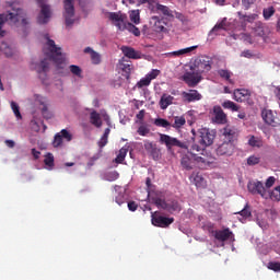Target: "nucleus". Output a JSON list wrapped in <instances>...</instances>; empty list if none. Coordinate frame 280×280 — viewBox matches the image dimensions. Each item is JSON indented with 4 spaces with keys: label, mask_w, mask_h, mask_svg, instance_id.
I'll return each instance as SVG.
<instances>
[{
    "label": "nucleus",
    "mask_w": 280,
    "mask_h": 280,
    "mask_svg": "<svg viewBox=\"0 0 280 280\" xmlns=\"http://www.w3.org/2000/svg\"><path fill=\"white\" fill-rule=\"evenodd\" d=\"M114 191L116 194V197H115L116 205L118 206L125 205V200H126L125 191L121 190L120 186H115Z\"/></svg>",
    "instance_id": "obj_25"
},
{
    "label": "nucleus",
    "mask_w": 280,
    "mask_h": 280,
    "mask_svg": "<svg viewBox=\"0 0 280 280\" xmlns=\"http://www.w3.org/2000/svg\"><path fill=\"white\" fill-rule=\"evenodd\" d=\"M137 133L140 137H147L149 135V128H147L145 126H140L138 127Z\"/></svg>",
    "instance_id": "obj_55"
},
{
    "label": "nucleus",
    "mask_w": 280,
    "mask_h": 280,
    "mask_svg": "<svg viewBox=\"0 0 280 280\" xmlns=\"http://www.w3.org/2000/svg\"><path fill=\"white\" fill-rule=\"evenodd\" d=\"M153 126L159 128H170L173 126L167 119L165 118H155L153 119Z\"/></svg>",
    "instance_id": "obj_30"
},
{
    "label": "nucleus",
    "mask_w": 280,
    "mask_h": 280,
    "mask_svg": "<svg viewBox=\"0 0 280 280\" xmlns=\"http://www.w3.org/2000/svg\"><path fill=\"white\" fill-rule=\"evenodd\" d=\"M11 110H13V115H15V118L21 119L22 116L20 115V107L15 102H11Z\"/></svg>",
    "instance_id": "obj_54"
},
{
    "label": "nucleus",
    "mask_w": 280,
    "mask_h": 280,
    "mask_svg": "<svg viewBox=\"0 0 280 280\" xmlns=\"http://www.w3.org/2000/svg\"><path fill=\"white\" fill-rule=\"evenodd\" d=\"M202 72L196 71V72H185L183 74V82L187 84L189 88H196L198 83L202 80V77L200 75Z\"/></svg>",
    "instance_id": "obj_9"
},
{
    "label": "nucleus",
    "mask_w": 280,
    "mask_h": 280,
    "mask_svg": "<svg viewBox=\"0 0 280 280\" xmlns=\"http://www.w3.org/2000/svg\"><path fill=\"white\" fill-rule=\"evenodd\" d=\"M109 132H112L109 128L105 129V133H103V137L98 140V148L103 149L107 145Z\"/></svg>",
    "instance_id": "obj_36"
},
{
    "label": "nucleus",
    "mask_w": 280,
    "mask_h": 280,
    "mask_svg": "<svg viewBox=\"0 0 280 280\" xmlns=\"http://www.w3.org/2000/svg\"><path fill=\"white\" fill-rule=\"evenodd\" d=\"M126 62L127 60H125V58H120V60H118V69L125 72V79L129 80L131 72L133 71V65H131V61H129V63Z\"/></svg>",
    "instance_id": "obj_20"
},
{
    "label": "nucleus",
    "mask_w": 280,
    "mask_h": 280,
    "mask_svg": "<svg viewBox=\"0 0 280 280\" xmlns=\"http://www.w3.org/2000/svg\"><path fill=\"white\" fill-rule=\"evenodd\" d=\"M8 23L11 26L22 25L25 26L30 24L26 22L24 11L18 7V3H11V11L7 14H0V37H4L5 32L2 30V25Z\"/></svg>",
    "instance_id": "obj_1"
},
{
    "label": "nucleus",
    "mask_w": 280,
    "mask_h": 280,
    "mask_svg": "<svg viewBox=\"0 0 280 280\" xmlns=\"http://www.w3.org/2000/svg\"><path fill=\"white\" fill-rule=\"evenodd\" d=\"M218 31H226V24H225V20L221 21V23L213 25V27L211 28L210 33L214 34Z\"/></svg>",
    "instance_id": "obj_47"
},
{
    "label": "nucleus",
    "mask_w": 280,
    "mask_h": 280,
    "mask_svg": "<svg viewBox=\"0 0 280 280\" xmlns=\"http://www.w3.org/2000/svg\"><path fill=\"white\" fill-rule=\"evenodd\" d=\"M248 144L252 148H260L262 147V141L254 136L249 137Z\"/></svg>",
    "instance_id": "obj_43"
},
{
    "label": "nucleus",
    "mask_w": 280,
    "mask_h": 280,
    "mask_svg": "<svg viewBox=\"0 0 280 280\" xmlns=\"http://www.w3.org/2000/svg\"><path fill=\"white\" fill-rule=\"evenodd\" d=\"M258 163H260V158L256 155H252L247 158V165L254 166V165H258Z\"/></svg>",
    "instance_id": "obj_52"
},
{
    "label": "nucleus",
    "mask_w": 280,
    "mask_h": 280,
    "mask_svg": "<svg viewBox=\"0 0 280 280\" xmlns=\"http://www.w3.org/2000/svg\"><path fill=\"white\" fill-rule=\"evenodd\" d=\"M120 51L127 59L131 60H140L142 59V52L129 47V46H122L120 47Z\"/></svg>",
    "instance_id": "obj_16"
},
{
    "label": "nucleus",
    "mask_w": 280,
    "mask_h": 280,
    "mask_svg": "<svg viewBox=\"0 0 280 280\" xmlns=\"http://www.w3.org/2000/svg\"><path fill=\"white\" fill-rule=\"evenodd\" d=\"M125 14L112 12L109 13V20L115 23L116 27H118V31H127L130 34H133V36L138 37L140 36V30L136 27V25L125 22Z\"/></svg>",
    "instance_id": "obj_3"
},
{
    "label": "nucleus",
    "mask_w": 280,
    "mask_h": 280,
    "mask_svg": "<svg viewBox=\"0 0 280 280\" xmlns=\"http://www.w3.org/2000/svg\"><path fill=\"white\" fill-rule=\"evenodd\" d=\"M40 7V14L38 15V24L45 25L51 18V10L49 5L45 4V0H36Z\"/></svg>",
    "instance_id": "obj_8"
},
{
    "label": "nucleus",
    "mask_w": 280,
    "mask_h": 280,
    "mask_svg": "<svg viewBox=\"0 0 280 280\" xmlns=\"http://www.w3.org/2000/svg\"><path fill=\"white\" fill-rule=\"evenodd\" d=\"M58 137L60 139H65V141H67V142H71V140H72L71 133L67 129L60 130V132L56 133V136L54 138H58Z\"/></svg>",
    "instance_id": "obj_35"
},
{
    "label": "nucleus",
    "mask_w": 280,
    "mask_h": 280,
    "mask_svg": "<svg viewBox=\"0 0 280 280\" xmlns=\"http://www.w3.org/2000/svg\"><path fill=\"white\" fill-rule=\"evenodd\" d=\"M127 209H129L131 212H136L138 209V203H136V201H129L127 202Z\"/></svg>",
    "instance_id": "obj_58"
},
{
    "label": "nucleus",
    "mask_w": 280,
    "mask_h": 280,
    "mask_svg": "<svg viewBox=\"0 0 280 280\" xmlns=\"http://www.w3.org/2000/svg\"><path fill=\"white\" fill-rule=\"evenodd\" d=\"M214 133L207 128L198 129V143L212 144Z\"/></svg>",
    "instance_id": "obj_14"
},
{
    "label": "nucleus",
    "mask_w": 280,
    "mask_h": 280,
    "mask_svg": "<svg viewBox=\"0 0 280 280\" xmlns=\"http://www.w3.org/2000/svg\"><path fill=\"white\" fill-rule=\"evenodd\" d=\"M162 209L170 213L179 212L180 205L178 203V201L174 200V201H170V203L167 205V208H162Z\"/></svg>",
    "instance_id": "obj_31"
},
{
    "label": "nucleus",
    "mask_w": 280,
    "mask_h": 280,
    "mask_svg": "<svg viewBox=\"0 0 280 280\" xmlns=\"http://www.w3.org/2000/svg\"><path fill=\"white\" fill-rule=\"evenodd\" d=\"M194 183H196V187H202L205 179L200 175H196V177H194Z\"/></svg>",
    "instance_id": "obj_57"
},
{
    "label": "nucleus",
    "mask_w": 280,
    "mask_h": 280,
    "mask_svg": "<svg viewBox=\"0 0 280 280\" xmlns=\"http://www.w3.org/2000/svg\"><path fill=\"white\" fill-rule=\"evenodd\" d=\"M238 19L243 24L254 23V21L258 20V14L244 15L243 13L238 12Z\"/></svg>",
    "instance_id": "obj_29"
},
{
    "label": "nucleus",
    "mask_w": 280,
    "mask_h": 280,
    "mask_svg": "<svg viewBox=\"0 0 280 280\" xmlns=\"http://www.w3.org/2000/svg\"><path fill=\"white\" fill-rule=\"evenodd\" d=\"M196 164H198V167L200 168H207L211 166V164H213V158H211L210 155H194V158H189V155H183V158L180 159V166H183L185 171L194 170Z\"/></svg>",
    "instance_id": "obj_2"
},
{
    "label": "nucleus",
    "mask_w": 280,
    "mask_h": 280,
    "mask_svg": "<svg viewBox=\"0 0 280 280\" xmlns=\"http://www.w3.org/2000/svg\"><path fill=\"white\" fill-rule=\"evenodd\" d=\"M40 105L43 106V108H42L43 117H45V119H47V120L51 119L52 114L47 108V104L45 103V101H40Z\"/></svg>",
    "instance_id": "obj_42"
},
{
    "label": "nucleus",
    "mask_w": 280,
    "mask_h": 280,
    "mask_svg": "<svg viewBox=\"0 0 280 280\" xmlns=\"http://www.w3.org/2000/svg\"><path fill=\"white\" fill-rule=\"evenodd\" d=\"M238 103H245L247 106H254V98L252 97H246V98H241V101H236Z\"/></svg>",
    "instance_id": "obj_60"
},
{
    "label": "nucleus",
    "mask_w": 280,
    "mask_h": 280,
    "mask_svg": "<svg viewBox=\"0 0 280 280\" xmlns=\"http://www.w3.org/2000/svg\"><path fill=\"white\" fill-rule=\"evenodd\" d=\"M233 236L234 234L232 231H230V229L213 231V238L221 243L230 241Z\"/></svg>",
    "instance_id": "obj_18"
},
{
    "label": "nucleus",
    "mask_w": 280,
    "mask_h": 280,
    "mask_svg": "<svg viewBox=\"0 0 280 280\" xmlns=\"http://www.w3.org/2000/svg\"><path fill=\"white\" fill-rule=\"evenodd\" d=\"M267 198L273 201H280V186H276L271 192H267Z\"/></svg>",
    "instance_id": "obj_33"
},
{
    "label": "nucleus",
    "mask_w": 280,
    "mask_h": 280,
    "mask_svg": "<svg viewBox=\"0 0 280 280\" xmlns=\"http://www.w3.org/2000/svg\"><path fill=\"white\" fill-rule=\"evenodd\" d=\"M185 117H174V124L172 125V128L178 129L185 126Z\"/></svg>",
    "instance_id": "obj_44"
},
{
    "label": "nucleus",
    "mask_w": 280,
    "mask_h": 280,
    "mask_svg": "<svg viewBox=\"0 0 280 280\" xmlns=\"http://www.w3.org/2000/svg\"><path fill=\"white\" fill-rule=\"evenodd\" d=\"M62 140L65 139L60 137H54V142H52L54 148H60L62 145Z\"/></svg>",
    "instance_id": "obj_59"
},
{
    "label": "nucleus",
    "mask_w": 280,
    "mask_h": 280,
    "mask_svg": "<svg viewBox=\"0 0 280 280\" xmlns=\"http://www.w3.org/2000/svg\"><path fill=\"white\" fill-rule=\"evenodd\" d=\"M173 102H174V96L170 94H163V96H161V102H160L161 109L163 110L167 109V107H170Z\"/></svg>",
    "instance_id": "obj_26"
},
{
    "label": "nucleus",
    "mask_w": 280,
    "mask_h": 280,
    "mask_svg": "<svg viewBox=\"0 0 280 280\" xmlns=\"http://www.w3.org/2000/svg\"><path fill=\"white\" fill-rule=\"evenodd\" d=\"M211 144H205L201 142H198V144H192L191 145V156H198V155H203L205 156V148H208Z\"/></svg>",
    "instance_id": "obj_22"
},
{
    "label": "nucleus",
    "mask_w": 280,
    "mask_h": 280,
    "mask_svg": "<svg viewBox=\"0 0 280 280\" xmlns=\"http://www.w3.org/2000/svg\"><path fill=\"white\" fill-rule=\"evenodd\" d=\"M234 141H224L219 148H217V155L219 156H232L234 154Z\"/></svg>",
    "instance_id": "obj_12"
},
{
    "label": "nucleus",
    "mask_w": 280,
    "mask_h": 280,
    "mask_svg": "<svg viewBox=\"0 0 280 280\" xmlns=\"http://www.w3.org/2000/svg\"><path fill=\"white\" fill-rule=\"evenodd\" d=\"M247 191L252 195H259L267 199V187L262 186V183L258 180H252L247 184Z\"/></svg>",
    "instance_id": "obj_7"
},
{
    "label": "nucleus",
    "mask_w": 280,
    "mask_h": 280,
    "mask_svg": "<svg viewBox=\"0 0 280 280\" xmlns=\"http://www.w3.org/2000/svg\"><path fill=\"white\" fill-rule=\"evenodd\" d=\"M127 152H129V149L127 147L120 148L118 151V155L116 156L115 163L116 164H122L125 161V156H127Z\"/></svg>",
    "instance_id": "obj_32"
},
{
    "label": "nucleus",
    "mask_w": 280,
    "mask_h": 280,
    "mask_svg": "<svg viewBox=\"0 0 280 280\" xmlns=\"http://www.w3.org/2000/svg\"><path fill=\"white\" fill-rule=\"evenodd\" d=\"M182 96L183 101L187 103L199 102L200 100H202V95H200L197 90H189L188 92H183Z\"/></svg>",
    "instance_id": "obj_19"
},
{
    "label": "nucleus",
    "mask_w": 280,
    "mask_h": 280,
    "mask_svg": "<svg viewBox=\"0 0 280 280\" xmlns=\"http://www.w3.org/2000/svg\"><path fill=\"white\" fill-rule=\"evenodd\" d=\"M0 52L4 54L7 58L13 56V49L7 45V43L2 42V47H0Z\"/></svg>",
    "instance_id": "obj_38"
},
{
    "label": "nucleus",
    "mask_w": 280,
    "mask_h": 280,
    "mask_svg": "<svg viewBox=\"0 0 280 280\" xmlns=\"http://www.w3.org/2000/svg\"><path fill=\"white\" fill-rule=\"evenodd\" d=\"M151 21H153V28H155V33H164L166 31L165 26L162 25L161 18L151 16Z\"/></svg>",
    "instance_id": "obj_28"
},
{
    "label": "nucleus",
    "mask_w": 280,
    "mask_h": 280,
    "mask_svg": "<svg viewBox=\"0 0 280 280\" xmlns=\"http://www.w3.org/2000/svg\"><path fill=\"white\" fill-rule=\"evenodd\" d=\"M273 13H276V10L273 9V7H267L262 9V19L267 21L273 15Z\"/></svg>",
    "instance_id": "obj_41"
},
{
    "label": "nucleus",
    "mask_w": 280,
    "mask_h": 280,
    "mask_svg": "<svg viewBox=\"0 0 280 280\" xmlns=\"http://www.w3.org/2000/svg\"><path fill=\"white\" fill-rule=\"evenodd\" d=\"M254 2L255 0H242L243 8H245V10L249 9V7L254 4Z\"/></svg>",
    "instance_id": "obj_64"
},
{
    "label": "nucleus",
    "mask_w": 280,
    "mask_h": 280,
    "mask_svg": "<svg viewBox=\"0 0 280 280\" xmlns=\"http://www.w3.org/2000/svg\"><path fill=\"white\" fill-rule=\"evenodd\" d=\"M153 205H155V207L159 209H167V205H170V202L163 200L162 198H155L153 199Z\"/></svg>",
    "instance_id": "obj_45"
},
{
    "label": "nucleus",
    "mask_w": 280,
    "mask_h": 280,
    "mask_svg": "<svg viewBox=\"0 0 280 280\" xmlns=\"http://www.w3.org/2000/svg\"><path fill=\"white\" fill-rule=\"evenodd\" d=\"M144 151L151 159H153V161H159V159H161V149H159L154 142L144 140Z\"/></svg>",
    "instance_id": "obj_11"
},
{
    "label": "nucleus",
    "mask_w": 280,
    "mask_h": 280,
    "mask_svg": "<svg viewBox=\"0 0 280 280\" xmlns=\"http://www.w3.org/2000/svg\"><path fill=\"white\" fill-rule=\"evenodd\" d=\"M73 0H65V25H73Z\"/></svg>",
    "instance_id": "obj_15"
},
{
    "label": "nucleus",
    "mask_w": 280,
    "mask_h": 280,
    "mask_svg": "<svg viewBox=\"0 0 280 280\" xmlns=\"http://www.w3.org/2000/svg\"><path fill=\"white\" fill-rule=\"evenodd\" d=\"M89 122L96 128H101L103 126V120L101 119V114L98 112H92L89 114Z\"/></svg>",
    "instance_id": "obj_21"
},
{
    "label": "nucleus",
    "mask_w": 280,
    "mask_h": 280,
    "mask_svg": "<svg viewBox=\"0 0 280 280\" xmlns=\"http://www.w3.org/2000/svg\"><path fill=\"white\" fill-rule=\"evenodd\" d=\"M69 71L71 72V74H73L75 77H80V74L82 73V70L80 69V67H78L75 65L69 66Z\"/></svg>",
    "instance_id": "obj_53"
},
{
    "label": "nucleus",
    "mask_w": 280,
    "mask_h": 280,
    "mask_svg": "<svg viewBox=\"0 0 280 280\" xmlns=\"http://www.w3.org/2000/svg\"><path fill=\"white\" fill-rule=\"evenodd\" d=\"M92 65H101V55L98 52H92Z\"/></svg>",
    "instance_id": "obj_56"
},
{
    "label": "nucleus",
    "mask_w": 280,
    "mask_h": 280,
    "mask_svg": "<svg viewBox=\"0 0 280 280\" xmlns=\"http://www.w3.org/2000/svg\"><path fill=\"white\" fill-rule=\"evenodd\" d=\"M275 182H276V178L267 177V180H265V187H267V189L271 188Z\"/></svg>",
    "instance_id": "obj_61"
},
{
    "label": "nucleus",
    "mask_w": 280,
    "mask_h": 280,
    "mask_svg": "<svg viewBox=\"0 0 280 280\" xmlns=\"http://www.w3.org/2000/svg\"><path fill=\"white\" fill-rule=\"evenodd\" d=\"M267 269H269L273 272H279L280 271V262L269 261V262H267Z\"/></svg>",
    "instance_id": "obj_50"
},
{
    "label": "nucleus",
    "mask_w": 280,
    "mask_h": 280,
    "mask_svg": "<svg viewBox=\"0 0 280 280\" xmlns=\"http://www.w3.org/2000/svg\"><path fill=\"white\" fill-rule=\"evenodd\" d=\"M196 72H209L211 70V58L207 56H200L194 61Z\"/></svg>",
    "instance_id": "obj_10"
},
{
    "label": "nucleus",
    "mask_w": 280,
    "mask_h": 280,
    "mask_svg": "<svg viewBox=\"0 0 280 280\" xmlns=\"http://www.w3.org/2000/svg\"><path fill=\"white\" fill-rule=\"evenodd\" d=\"M160 74H161V70L153 69L149 71V73H147V75H144V78H142L141 80H156V78H159Z\"/></svg>",
    "instance_id": "obj_39"
},
{
    "label": "nucleus",
    "mask_w": 280,
    "mask_h": 280,
    "mask_svg": "<svg viewBox=\"0 0 280 280\" xmlns=\"http://www.w3.org/2000/svg\"><path fill=\"white\" fill-rule=\"evenodd\" d=\"M45 38L47 39V46L49 47V59L56 63L58 69H62V66H65L66 62L65 54L60 52L61 48L56 46V43L50 39L48 35H45Z\"/></svg>",
    "instance_id": "obj_4"
},
{
    "label": "nucleus",
    "mask_w": 280,
    "mask_h": 280,
    "mask_svg": "<svg viewBox=\"0 0 280 280\" xmlns=\"http://www.w3.org/2000/svg\"><path fill=\"white\" fill-rule=\"evenodd\" d=\"M223 109H230L232 113L238 112L240 107L233 101H225L222 104Z\"/></svg>",
    "instance_id": "obj_34"
},
{
    "label": "nucleus",
    "mask_w": 280,
    "mask_h": 280,
    "mask_svg": "<svg viewBox=\"0 0 280 280\" xmlns=\"http://www.w3.org/2000/svg\"><path fill=\"white\" fill-rule=\"evenodd\" d=\"M161 144L165 145L167 150H172V148H178L182 150H187V142H180V140L170 137L167 135L161 133V139H160Z\"/></svg>",
    "instance_id": "obj_6"
},
{
    "label": "nucleus",
    "mask_w": 280,
    "mask_h": 280,
    "mask_svg": "<svg viewBox=\"0 0 280 280\" xmlns=\"http://www.w3.org/2000/svg\"><path fill=\"white\" fill-rule=\"evenodd\" d=\"M45 166H47V170H51L54 167V154L51 153H47V155H45Z\"/></svg>",
    "instance_id": "obj_46"
},
{
    "label": "nucleus",
    "mask_w": 280,
    "mask_h": 280,
    "mask_svg": "<svg viewBox=\"0 0 280 280\" xmlns=\"http://www.w3.org/2000/svg\"><path fill=\"white\" fill-rule=\"evenodd\" d=\"M49 71V62L47 59L40 61L37 67V72L40 74V79L45 80V74Z\"/></svg>",
    "instance_id": "obj_27"
},
{
    "label": "nucleus",
    "mask_w": 280,
    "mask_h": 280,
    "mask_svg": "<svg viewBox=\"0 0 280 280\" xmlns=\"http://www.w3.org/2000/svg\"><path fill=\"white\" fill-rule=\"evenodd\" d=\"M254 35L258 37L265 36V32L262 31V27L258 26L254 30Z\"/></svg>",
    "instance_id": "obj_62"
},
{
    "label": "nucleus",
    "mask_w": 280,
    "mask_h": 280,
    "mask_svg": "<svg viewBox=\"0 0 280 280\" xmlns=\"http://www.w3.org/2000/svg\"><path fill=\"white\" fill-rule=\"evenodd\" d=\"M213 122L219 125H225L228 122V115L223 112V108L220 106H213Z\"/></svg>",
    "instance_id": "obj_17"
},
{
    "label": "nucleus",
    "mask_w": 280,
    "mask_h": 280,
    "mask_svg": "<svg viewBox=\"0 0 280 280\" xmlns=\"http://www.w3.org/2000/svg\"><path fill=\"white\" fill-rule=\"evenodd\" d=\"M242 39H243V42H245V43H247L249 45L254 44V40H252V36L248 35V34H243L242 35Z\"/></svg>",
    "instance_id": "obj_63"
},
{
    "label": "nucleus",
    "mask_w": 280,
    "mask_h": 280,
    "mask_svg": "<svg viewBox=\"0 0 280 280\" xmlns=\"http://www.w3.org/2000/svg\"><path fill=\"white\" fill-rule=\"evenodd\" d=\"M129 21L136 25L140 24V13L138 10H133L129 13Z\"/></svg>",
    "instance_id": "obj_40"
},
{
    "label": "nucleus",
    "mask_w": 280,
    "mask_h": 280,
    "mask_svg": "<svg viewBox=\"0 0 280 280\" xmlns=\"http://www.w3.org/2000/svg\"><path fill=\"white\" fill-rule=\"evenodd\" d=\"M172 224H174V218L163 217L159 211L151 213V225L155 228L167 229Z\"/></svg>",
    "instance_id": "obj_5"
},
{
    "label": "nucleus",
    "mask_w": 280,
    "mask_h": 280,
    "mask_svg": "<svg viewBox=\"0 0 280 280\" xmlns=\"http://www.w3.org/2000/svg\"><path fill=\"white\" fill-rule=\"evenodd\" d=\"M219 77H221V79H225V80H228V82L232 83V80L230 79L232 77V72H230L229 70H225V69L219 70Z\"/></svg>",
    "instance_id": "obj_48"
},
{
    "label": "nucleus",
    "mask_w": 280,
    "mask_h": 280,
    "mask_svg": "<svg viewBox=\"0 0 280 280\" xmlns=\"http://www.w3.org/2000/svg\"><path fill=\"white\" fill-rule=\"evenodd\" d=\"M223 137H225V142H234V138H236V129L231 126L223 128Z\"/></svg>",
    "instance_id": "obj_23"
},
{
    "label": "nucleus",
    "mask_w": 280,
    "mask_h": 280,
    "mask_svg": "<svg viewBox=\"0 0 280 280\" xmlns=\"http://www.w3.org/2000/svg\"><path fill=\"white\" fill-rule=\"evenodd\" d=\"M242 98H252V93L246 89L234 90V101H241Z\"/></svg>",
    "instance_id": "obj_24"
},
{
    "label": "nucleus",
    "mask_w": 280,
    "mask_h": 280,
    "mask_svg": "<svg viewBox=\"0 0 280 280\" xmlns=\"http://www.w3.org/2000/svg\"><path fill=\"white\" fill-rule=\"evenodd\" d=\"M155 11L163 13L165 16H172V10L163 4H155Z\"/></svg>",
    "instance_id": "obj_37"
},
{
    "label": "nucleus",
    "mask_w": 280,
    "mask_h": 280,
    "mask_svg": "<svg viewBox=\"0 0 280 280\" xmlns=\"http://www.w3.org/2000/svg\"><path fill=\"white\" fill-rule=\"evenodd\" d=\"M152 80H154V79H140V81H138V83H136V88L137 89L147 88V86H149V84H151Z\"/></svg>",
    "instance_id": "obj_51"
},
{
    "label": "nucleus",
    "mask_w": 280,
    "mask_h": 280,
    "mask_svg": "<svg viewBox=\"0 0 280 280\" xmlns=\"http://www.w3.org/2000/svg\"><path fill=\"white\" fill-rule=\"evenodd\" d=\"M260 117L267 126H271L273 128L279 126V121L276 120V116H273V112H271V109L262 108L260 110Z\"/></svg>",
    "instance_id": "obj_13"
},
{
    "label": "nucleus",
    "mask_w": 280,
    "mask_h": 280,
    "mask_svg": "<svg viewBox=\"0 0 280 280\" xmlns=\"http://www.w3.org/2000/svg\"><path fill=\"white\" fill-rule=\"evenodd\" d=\"M194 49H196V47L183 48L180 50H176V51L172 52V55L178 57V56L189 54V52L194 51Z\"/></svg>",
    "instance_id": "obj_49"
}]
</instances>
